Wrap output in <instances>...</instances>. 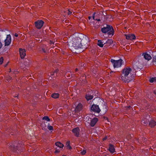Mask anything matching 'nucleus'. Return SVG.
<instances>
[{
  "mask_svg": "<svg viewBox=\"0 0 156 156\" xmlns=\"http://www.w3.org/2000/svg\"><path fill=\"white\" fill-rule=\"evenodd\" d=\"M131 69L129 67H126L122 70V73L121 77V79L126 83H128L132 80L134 77L133 75H129L131 71Z\"/></svg>",
  "mask_w": 156,
  "mask_h": 156,
  "instance_id": "nucleus-1",
  "label": "nucleus"
},
{
  "mask_svg": "<svg viewBox=\"0 0 156 156\" xmlns=\"http://www.w3.org/2000/svg\"><path fill=\"white\" fill-rule=\"evenodd\" d=\"M101 31L103 33L106 34L108 32V35H113L114 34V30L111 26L106 25V27L101 28Z\"/></svg>",
  "mask_w": 156,
  "mask_h": 156,
  "instance_id": "nucleus-2",
  "label": "nucleus"
},
{
  "mask_svg": "<svg viewBox=\"0 0 156 156\" xmlns=\"http://www.w3.org/2000/svg\"><path fill=\"white\" fill-rule=\"evenodd\" d=\"M122 60L120 59L118 60H115L112 59L111 62L113 64L114 68H118L121 66L122 64Z\"/></svg>",
  "mask_w": 156,
  "mask_h": 156,
  "instance_id": "nucleus-3",
  "label": "nucleus"
},
{
  "mask_svg": "<svg viewBox=\"0 0 156 156\" xmlns=\"http://www.w3.org/2000/svg\"><path fill=\"white\" fill-rule=\"evenodd\" d=\"M44 23V22L41 20H38L34 23L35 26L38 29H40L42 27Z\"/></svg>",
  "mask_w": 156,
  "mask_h": 156,
  "instance_id": "nucleus-4",
  "label": "nucleus"
},
{
  "mask_svg": "<svg viewBox=\"0 0 156 156\" xmlns=\"http://www.w3.org/2000/svg\"><path fill=\"white\" fill-rule=\"evenodd\" d=\"M91 109L92 111L97 113H99L101 111V110L99 108L98 106L94 104H93L92 105L91 108Z\"/></svg>",
  "mask_w": 156,
  "mask_h": 156,
  "instance_id": "nucleus-5",
  "label": "nucleus"
},
{
  "mask_svg": "<svg viewBox=\"0 0 156 156\" xmlns=\"http://www.w3.org/2000/svg\"><path fill=\"white\" fill-rule=\"evenodd\" d=\"M11 36L10 34L7 35V36L5 40V46L9 45L11 42Z\"/></svg>",
  "mask_w": 156,
  "mask_h": 156,
  "instance_id": "nucleus-6",
  "label": "nucleus"
},
{
  "mask_svg": "<svg viewBox=\"0 0 156 156\" xmlns=\"http://www.w3.org/2000/svg\"><path fill=\"white\" fill-rule=\"evenodd\" d=\"M72 132L74 133V135L77 137L79 136L80 129L79 127H76L72 130Z\"/></svg>",
  "mask_w": 156,
  "mask_h": 156,
  "instance_id": "nucleus-7",
  "label": "nucleus"
},
{
  "mask_svg": "<svg viewBox=\"0 0 156 156\" xmlns=\"http://www.w3.org/2000/svg\"><path fill=\"white\" fill-rule=\"evenodd\" d=\"M125 35L126 37V38L127 40H133L136 38V37L133 34H126Z\"/></svg>",
  "mask_w": 156,
  "mask_h": 156,
  "instance_id": "nucleus-8",
  "label": "nucleus"
},
{
  "mask_svg": "<svg viewBox=\"0 0 156 156\" xmlns=\"http://www.w3.org/2000/svg\"><path fill=\"white\" fill-rule=\"evenodd\" d=\"M19 53L21 58H23L26 55V51L25 49L20 48Z\"/></svg>",
  "mask_w": 156,
  "mask_h": 156,
  "instance_id": "nucleus-9",
  "label": "nucleus"
},
{
  "mask_svg": "<svg viewBox=\"0 0 156 156\" xmlns=\"http://www.w3.org/2000/svg\"><path fill=\"white\" fill-rule=\"evenodd\" d=\"M73 46L76 48H82L81 47L82 46L81 43L79 41L78 42L77 41L74 42L73 43Z\"/></svg>",
  "mask_w": 156,
  "mask_h": 156,
  "instance_id": "nucleus-10",
  "label": "nucleus"
},
{
  "mask_svg": "<svg viewBox=\"0 0 156 156\" xmlns=\"http://www.w3.org/2000/svg\"><path fill=\"white\" fill-rule=\"evenodd\" d=\"M83 108V106L80 103H79L76 107L75 109V113H78L82 110Z\"/></svg>",
  "mask_w": 156,
  "mask_h": 156,
  "instance_id": "nucleus-11",
  "label": "nucleus"
},
{
  "mask_svg": "<svg viewBox=\"0 0 156 156\" xmlns=\"http://www.w3.org/2000/svg\"><path fill=\"white\" fill-rule=\"evenodd\" d=\"M10 149L13 151L14 152H16L18 153V152L17 151L18 150V149L19 147L18 146H16V147L15 146V145L14 144H12V145H10L9 147Z\"/></svg>",
  "mask_w": 156,
  "mask_h": 156,
  "instance_id": "nucleus-12",
  "label": "nucleus"
},
{
  "mask_svg": "<svg viewBox=\"0 0 156 156\" xmlns=\"http://www.w3.org/2000/svg\"><path fill=\"white\" fill-rule=\"evenodd\" d=\"M98 121V119L95 118L91 120L90 125L92 127L94 126Z\"/></svg>",
  "mask_w": 156,
  "mask_h": 156,
  "instance_id": "nucleus-13",
  "label": "nucleus"
},
{
  "mask_svg": "<svg viewBox=\"0 0 156 156\" xmlns=\"http://www.w3.org/2000/svg\"><path fill=\"white\" fill-rule=\"evenodd\" d=\"M144 55V58L147 60H149L151 58V55L147 53H144L143 55Z\"/></svg>",
  "mask_w": 156,
  "mask_h": 156,
  "instance_id": "nucleus-14",
  "label": "nucleus"
},
{
  "mask_svg": "<svg viewBox=\"0 0 156 156\" xmlns=\"http://www.w3.org/2000/svg\"><path fill=\"white\" fill-rule=\"evenodd\" d=\"M156 125V122L152 120L149 123V125L151 127H153Z\"/></svg>",
  "mask_w": 156,
  "mask_h": 156,
  "instance_id": "nucleus-15",
  "label": "nucleus"
},
{
  "mask_svg": "<svg viewBox=\"0 0 156 156\" xmlns=\"http://www.w3.org/2000/svg\"><path fill=\"white\" fill-rule=\"evenodd\" d=\"M93 97L92 95H90L89 94H87L85 96V98L87 101L92 99Z\"/></svg>",
  "mask_w": 156,
  "mask_h": 156,
  "instance_id": "nucleus-16",
  "label": "nucleus"
},
{
  "mask_svg": "<svg viewBox=\"0 0 156 156\" xmlns=\"http://www.w3.org/2000/svg\"><path fill=\"white\" fill-rule=\"evenodd\" d=\"M109 150L112 153H113L115 151V149L114 146L112 144H110L109 145Z\"/></svg>",
  "mask_w": 156,
  "mask_h": 156,
  "instance_id": "nucleus-17",
  "label": "nucleus"
},
{
  "mask_svg": "<svg viewBox=\"0 0 156 156\" xmlns=\"http://www.w3.org/2000/svg\"><path fill=\"white\" fill-rule=\"evenodd\" d=\"M97 45L101 47H103L104 44L103 42L101 40H99L98 41Z\"/></svg>",
  "mask_w": 156,
  "mask_h": 156,
  "instance_id": "nucleus-18",
  "label": "nucleus"
},
{
  "mask_svg": "<svg viewBox=\"0 0 156 156\" xmlns=\"http://www.w3.org/2000/svg\"><path fill=\"white\" fill-rule=\"evenodd\" d=\"M55 144L56 146H57L61 148H62L64 146L63 144L59 142L55 143Z\"/></svg>",
  "mask_w": 156,
  "mask_h": 156,
  "instance_id": "nucleus-19",
  "label": "nucleus"
},
{
  "mask_svg": "<svg viewBox=\"0 0 156 156\" xmlns=\"http://www.w3.org/2000/svg\"><path fill=\"white\" fill-rule=\"evenodd\" d=\"M148 122V120L146 118L143 119L142 120L141 122L142 124L144 125L147 124Z\"/></svg>",
  "mask_w": 156,
  "mask_h": 156,
  "instance_id": "nucleus-20",
  "label": "nucleus"
},
{
  "mask_svg": "<svg viewBox=\"0 0 156 156\" xmlns=\"http://www.w3.org/2000/svg\"><path fill=\"white\" fill-rule=\"evenodd\" d=\"M59 96V95L57 93H54L51 95V97L55 98H58Z\"/></svg>",
  "mask_w": 156,
  "mask_h": 156,
  "instance_id": "nucleus-21",
  "label": "nucleus"
},
{
  "mask_svg": "<svg viewBox=\"0 0 156 156\" xmlns=\"http://www.w3.org/2000/svg\"><path fill=\"white\" fill-rule=\"evenodd\" d=\"M66 145L69 149H71V147L70 145V141H68L66 143Z\"/></svg>",
  "mask_w": 156,
  "mask_h": 156,
  "instance_id": "nucleus-22",
  "label": "nucleus"
},
{
  "mask_svg": "<svg viewBox=\"0 0 156 156\" xmlns=\"http://www.w3.org/2000/svg\"><path fill=\"white\" fill-rule=\"evenodd\" d=\"M149 81L151 83H152L156 81V77H152L150 78Z\"/></svg>",
  "mask_w": 156,
  "mask_h": 156,
  "instance_id": "nucleus-23",
  "label": "nucleus"
},
{
  "mask_svg": "<svg viewBox=\"0 0 156 156\" xmlns=\"http://www.w3.org/2000/svg\"><path fill=\"white\" fill-rule=\"evenodd\" d=\"M43 119L45 120L48 121H50V119L49 118V117L48 116H45L43 117Z\"/></svg>",
  "mask_w": 156,
  "mask_h": 156,
  "instance_id": "nucleus-24",
  "label": "nucleus"
},
{
  "mask_svg": "<svg viewBox=\"0 0 156 156\" xmlns=\"http://www.w3.org/2000/svg\"><path fill=\"white\" fill-rule=\"evenodd\" d=\"M58 71V69H56L53 73H52L51 74V76H53V75H55V73L57 74V73Z\"/></svg>",
  "mask_w": 156,
  "mask_h": 156,
  "instance_id": "nucleus-25",
  "label": "nucleus"
},
{
  "mask_svg": "<svg viewBox=\"0 0 156 156\" xmlns=\"http://www.w3.org/2000/svg\"><path fill=\"white\" fill-rule=\"evenodd\" d=\"M152 62L153 63V64H154V62H156V56H154V57H153V60Z\"/></svg>",
  "mask_w": 156,
  "mask_h": 156,
  "instance_id": "nucleus-26",
  "label": "nucleus"
},
{
  "mask_svg": "<svg viewBox=\"0 0 156 156\" xmlns=\"http://www.w3.org/2000/svg\"><path fill=\"white\" fill-rule=\"evenodd\" d=\"M3 60L4 59L3 57H1L0 58V65H1L2 63L3 62Z\"/></svg>",
  "mask_w": 156,
  "mask_h": 156,
  "instance_id": "nucleus-27",
  "label": "nucleus"
},
{
  "mask_svg": "<svg viewBox=\"0 0 156 156\" xmlns=\"http://www.w3.org/2000/svg\"><path fill=\"white\" fill-rule=\"evenodd\" d=\"M48 129L49 130H53V127L51 126H48Z\"/></svg>",
  "mask_w": 156,
  "mask_h": 156,
  "instance_id": "nucleus-28",
  "label": "nucleus"
},
{
  "mask_svg": "<svg viewBox=\"0 0 156 156\" xmlns=\"http://www.w3.org/2000/svg\"><path fill=\"white\" fill-rule=\"evenodd\" d=\"M40 51H41L45 53L47 52L46 51V50H45L44 48H40Z\"/></svg>",
  "mask_w": 156,
  "mask_h": 156,
  "instance_id": "nucleus-29",
  "label": "nucleus"
},
{
  "mask_svg": "<svg viewBox=\"0 0 156 156\" xmlns=\"http://www.w3.org/2000/svg\"><path fill=\"white\" fill-rule=\"evenodd\" d=\"M86 153V150H83L81 152V153L82 155H84Z\"/></svg>",
  "mask_w": 156,
  "mask_h": 156,
  "instance_id": "nucleus-30",
  "label": "nucleus"
},
{
  "mask_svg": "<svg viewBox=\"0 0 156 156\" xmlns=\"http://www.w3.org/2000/svg\"><path fill=\"white\" fill-rule=\"evenodd\" d=\"M93 18L94 20H97L98 21H101V20H100V19H95V16H93Z\"/></svg>",
  "mask_w": 156,
  "mask_h": 156,
  "instance_id": "nucleus-31",
  "label": "nucleus"
},
{
  "mask_svg": "<svg viewBox=\"0 0 156 156\" xmlns=\"http://www.w3.org/2000/svg\"><path fill=\"white\" fill-rule=\"evenodd\" d=\"M60 151L59 150H56L55 151V153H58Z\"/></svg>",
  "mask_w": 156,
  "mask_h": 156,
  "instance_id": "nucleus-32",
  "label": "nucleus"
},
{
  "mask_svg": "<svg viewBox=\"0 0 156 156\" xmlns=\"http://www.w3.org/2000/svg\"><path fill=\"white\" fill-rule=\"evenodd\" d=\"M2 46V43L0 41V48H1Z\"/></svg>",
  "mask_w": 156,
  "mask_h": 156,
  "instance_id": "nucleus-33",
  "label": "nucleus"
},
{
  "mask_svg": "<svg viewBox=\"0 0 156 156\" xmlns=\"http://www.w3.org/2000/svg\"><path fill=\"white\" fill-rule=\"evenodd\" d=\"M154 93L156 95V89L154 90Z\"/></svg>",
  "mask_w": 156,
  "mask_h": 156,
  "instance_id": "nucleus-34",
  "label": "nucleus"
},
{
  "mask_svg": "<svg viewBox=\"0 0 156 156\" xmlns=\"http://www.w3.org/2000/svg\"><path fill=\"white\" fill-rule=\"evenodd\" d=\"M107 139V136H105L103 139V140H106Z\"/></svg>",
  "mask_w": 156,
  "mask_h": 156,
  "instance_id": "nucleus-35",
  "label": "nucleus"
},
{
  "mask_svg": "<svg viewBox=\"0 0 156 156\" xmlns=\"http://www.w3.org/2000/svg\"><path fill=\"white\" fill-rule=\"evenodd\" d=\"M18 34L16 33L15 34V36L16 37H18Z\"/></svg>",
  "mask_w": 156,
  "mask_h": 156,
  "instance_id": "nucleus-36",
  "label": "nucleus"
},
{
  "mask_svg": "<svg viewBox=\"0 0 156 156\" xmlns=\"http://www.w3.org/2000/svg\"><path fill=\"white\" fill-rule=\"evenodd\" d=\"M72 13V12H71V11H69V12H68V14H69Z\"/></svg>",
  "mask_w": 156,
  "mask_h": 156,
  "instance_id": "nucleus-37",
  "label": "nucleus"
},
{
  "mask_svg": "<svg viewBox=\"0 0 156 156\" xmlns=\"http://www.w3.org/2000/svg\"><path fill=\"white\" fill-rule=\"evenodd\" d=\"M57 76V74L55 73V75H53L52 76H53V77H54V76Z\"/></svg>",
  "mask_w": 156,
  "mask_h": 156,
  "instance_id": "nucleus-38",
  "label": "nucleus"
},
{
  "mask_svg": "<svg viewBox=\"0 0 156 156\" xmlns=\"http://www.w3.org/2000/svg\"><path fill=\"white\" fill-rule=\"evenodd\" d=\"M78 70V69L77 68H76V69H75V72H76Z\"/></svg>",
  "mask_w": 156,
  "mask_h": 156,
  "instance_id": "nucleus-39",
  "label": "nucleus"
},
{
  "mask_svg": "<svg viewBox=\"0 0 156 156\" xmlns=\"http://www.w3.org/2000/svg\"><path fill=\"white\" fill-rule=\"evenodd\" d=\"M7 65H8V63L6 64L5 66V67H6V66H7Z\"/></svg>",
  "mask_w": 156,
  "mask_h": 156,
  "instance_id": "nucleus-40",
  "label": "nucleus"
},
{
  "mask_svg": "<svg viewBox=\"0 0 156 156\" xmlns=\"http://www.w3.org/2000/svg\"><path fill=\"white\" fill-rule=\"evenodd\" d=\"M91 18V17L90 16H89L88 17V19H89L90 20Z\"/></svg>",
  "mask_w": 156,
  "mask_h": 156,
  "instance_id": "nucleus-41",
  "label": "nucleus"
},
{
  "mask_svg": "<svg viewBox=\"0 0 156 156\" xmlns=\"http://www.w3.org/2000/svg\"><path fill=\"white\" fill-rule=\"evenodd\" d=\"M83 78H85V76H83L82 77Z\"/></svg>",
  "mask_w": 156,
  "mask_h": 156,
  "instance_id": "nucleus-42",
  "label": "nucleus"
},
{
  "mask_svg": "<svg viewBox=\"0 0 156 156\" xmlns=\"http://www.w3.org/2000/svg\"><path fill=\"white\" fill-rule=\"evenodd\" d=\"M130 107H130V106H129V108H130Z\"/></svg>",
  "mask_w": 156,
  "mask_h": 156,
  "instance_id": "nucleus-43",
  "label": "nucleus"
},
{
  "mask_svg": "<svg viewBox=\"0 0 156 156\" xmlns=\"http://www.w3.org/2000/svg\"><path fill=\"white\" fill-rule=\"evenodd\" d=\"M26 62H25V65Z\"/></svg>",
  "mask_w": 156,
  "mask_h": 156,
  "instance_id": "nucleus-44",
  "label": "nucleus"
}]
</instances>
